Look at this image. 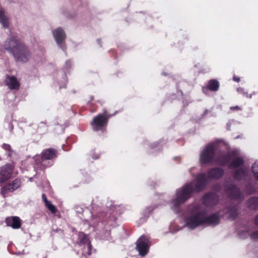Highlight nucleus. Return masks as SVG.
Masks as SVG:
<instances>
[{"instance_id": "7c9ffc66", "label": "nucleus", "mask_w": 258, "mask_h": 258, "mask_svg": "<svg viewBox=\"0 0 258 258\" xmlns=\"http://www.w3.org/2000/svg\"><path fill=\"white\" fill-rule=\"evenodd\" d=\"M42 199L43 202H44L45 205H46V204H48V203L49 202V201L47 200L46 196L45 194H43L42 195Z\"/></svg>"}, {"instance_id": "c9c22d12", "label": "nucleus", "mask_w": 258, "mask_h": 258, "mask_svg": "<svg viewBox=\"0 0 258 258\" xmlns=\"http://www.w3.org/2000/svg\"><path fill=\"white\" fill-rule=\"evenodd\" d=\"M207 112H208V110H206L204 112V114H206V113H207Z\"/></svg>"}, {"instance_id": "c756f323", "label": "nucleus", "mask_w": 258, "mask_h": 258, "mask_svg": "<svg viewBox=\"0 0 258 258\" xmlns=\"http://www.w3.org/2000/svg\"><path fill=\"white\" fill-rule=\"evenodd\" d=\"M230 109L231 111H240L241 110V108L238 106V105H236V106H231L230 107Z\"/></svg>"}, {"instance_id": "bb28decb", "label": "nucleus", "mask_w": 258, "mask_h": 258, "mask_svg": "<svg viewBox=\"0 0 258 258\" xmlns=\"http://www.w3.org/2000/svg\"><path fill=\"white\" fill-rule=\"evenodd\" d=\"M2 148L8 152V156H10L12 155L13 150H12L11 147L10 145L7 144H3Z\"/></svg>"}, {"instance_id": "0eeeda50", "label": "nucleus", "mask_w": 258, "mask_h": 258, "mask_svg": "<svg viewBox=\"0 0 258 258\" xmlns=\"http://www.w3.org/2000/svg\"><path fill=\"white\" fill-rule=\"evenodd\" d=\"M205 215L206 212L203 210L186 217L185 222L186 226L191 229H194L198 226L203 225V218Z\"/></svg>"}, {"instance_id": "b1692460", "label": "nucleus", "mask_w": 258, "mask_h": 258, "mask_svg": "<svg viewBox=\"0 0 258 258\" xmlns=\"http://www.w3.org/2000/svg\"><path fill=\"white\" fill-rule=\"evenodd\" d=\"M92 246L91 244V242H89L87 244L85 245L83 247V253L84 254H86L88 255L91 254V250H92Z\"/></svg>"}, {"instance_id": "412c9836", "label": "nucleus", "mask_w": 258, "mask_h": 258, "mask_svg": "<svg viewBox=\"0 0 258 258\" xmlns=\"http://www.w3.org/2000/svg\"><path fill=\"white\" fill-rule=\"evenodd\" d=\"M246 205L247 207L251 210H258V197L250 198L247 201Z\"/></svg>"}, {"instance_id": "aec40b11", "label": "nucleus", "mask_w": 258, "mask_h": 258, "mask_svg": "<svg viewBox=\"0 0 258 258\" xmlns=\"http://www.w3.org/2000/svg\"><path fill=\"white\" fill-rule=\"evenodd\" d=\"M229 218L231 220H235L238 216V210L236 206H229L227 207Z\"/></svg>"}, {"instance_id": "72a5a7b5", "label": "nucleus", "mask_w": 258, "mask_h": 258, "mask_svg": "<svg viewBox=\"0 0 258 258\" xmlns=\"http://www.w3.org/2000/svg\"><path fill=\"white\" fill-rule=\"evenodd\" d=\"M245 95L246 97H248L250 98L251 97V95H248L247 93H246Z\"/></svg>"}, {"instance_id": "f03ea898", "label": "nucleus", "mask_w": 258, "mask_h": 258, "mask_svg": "<svg viewBox=\"0 0 258 258\" xmlns=\"http://www.w3.org/2000/svg\"><path fill=\"white\" fill-rule=\"evenodd\" d=\"M4 48L12 54L17 61L26 62L31 55L29 48L17 36H12L8 38L5 42Z\"/></svg>"}, {"instance_id": "473e14b6", "label": "nucleus", "mask_w": 258, "mask_h": 258, "mask_svg": "<svg viewBox=\"0 0 258 258\" xmlns=\"http://www.w3.org/2000/svg\"><path fill=\"white\" fill-rule=\"evenodd\" d=\"M255 222V224L258 226V216L256 217Z\"/></svg>"}, {"instance_id": "6ab92c4d", "label": "nucleus", "mask_w": 258, "mask_h": 258, "mask_svg": "<svg viewBox=\"0 0 258 258\" xmlns=\"http://www.w3.org/2000/svg\"><path fill=\"white\" fill-rule=\"evenodd\" d=\"M220 87L219 82L216 79H211L208 81L207 88L211 91H217Z\"/></svg>"}, {"instance_id": "dca6fc26", "label": "nucleus", "mask_w": 258, "mask_h": 258, "mask_svg": "<svg viewBox=\"0 0 258 258\" xmlns=\"http://www.w3.org/2000/svg\"><path fill=\"white\" fill-rule=\"evenodd\" d=\"M5 222L7 226L11 227L13 229H19L21 226V220L17 216L7 217Z\"/></svg>"}, {"instance_id": "cd10ccee", "label": "nucleus", "mask_w": 258, "mask_h": 258, "mask_svg": "<svg viewBox=\"0 0 258 258\" xmlns=\"http://www.w3.org/2000/svg\"><path fill=\"white\" fill-rule=\"evenodd\" d=\"M252 171L254 174L255 179L258 180V165L254 164L252 166Z\"/></svg>"}, {"instance_id": "9b49d317", "label": "nucleus", "mask_w": 258, "mask_h": 258, "mask_svg": "<svg viewBox=\"0 0 258 258\" xmlns=\"http://www.w3.org/2000/svg\"><path fill=\"white\" fill-rule=\"evenodd\" d=\"M14 169V166L10 163L0 167V183L5 182L11 178Z\"/></svg>"}, {"instance_id": "f704fd0d", "label": "nucleus", "mask_w": 258, "mask_h": 258, "mask_svg": "<svg viewBox=\"0 0 258 258\" xmlns=\"http://www.w3.org/2000/svg\"><path fill=\"white\" fill-rule=\"evenodd\" d=\"M106 233H107L108 236H110V231H107Z\"/></svg>"}, {"instance_id": "f257e3e1", "label": "nucleus", "mask_w": 258, "mask_h": 258, "mask_svg": "<svg viewBox=\"0 0 258 258\" xmlns=\"http://www.w3.org/2000/svg\"><path fill=\"white\" fill-rule=\"evenodd\" d=\"M196 183L194 186L193 182H189L176 190V198L172 200L174 208L180 206L188 200L194 191L199 192L202 191L209 182V178L204 173L198 174L196 177Z\"/></svg>"}, {"instance_id": "39448f33", "label": "nucleus", "mask_w": 258, "mask_h": 258, "mask_svg": "<svg viewBox=\"0 0 258 258\" xmlns=\"http://www.w3.org/2000/svg\"><path fill=\"white\" fill-rule=\"evenodd\" d=\"M58 155V151L55 148H49L43 150L40 154L41 165L44 166V168L50 167Z\"/></svg>"}, {"instance_id": "6e6552de", "label": "nucleus", "mask_w": 258, "mask_h": 258, "mask_svg": "<svg viewBox=\"0 0 258 258\" xmlns=\"http://www.w3.org/2000/svg\"><path fill=\"white\" fill-rule=\"evenodd\" d=\"M150 245L149 238L145 235H142L136 242V249L141 256H144L148 253Z\"/></svg>"}, {"instance_id": "9d476101", "label": "nucleus", "mask_w": 258, "mask_h": 258, "mask_svg": "<svg viewBox=\"0 0 258 258\" xmlns=\"http://www.w3.org/2000/svg\"><path fill=\"white\" fill-rule=\"evenodd\" d=\"M225 191L229 197L233 199H241L243 196L240 188L235 184L228 183L225 185Z\"/></svg>"}, {"instance_id": "ddd939ff", "label": "nucleus", "mask_w": 258, "mask_h": 258, "mask_svg": "<svg viewBox=\"0 0 258 258\" xmlns=\"http://www.w3.org/2000/svg\"><path fill=\"white\" fill-rule=\"evenodd\" d=\"M53 35L57 45L63 49L66 38V35L63 30L61 28L58 27L53 31Z\"/></svg>"}, {"instance_id": "a211bd4d", "label": "nucleus", "mask_w": 258, "mask_h": 258, "mask_svg": "<svg viewBox=\"0 0 258 258\" xmlns=\"http://www.w3.org/2000/svg\"><path fill=\"white\" fill-rule=\"evenodd\" d=\"M247 174V170L245 168H239L234 171L233 176L235 180L240 181L246 177Z\"/></svg>"}, {"instance_id": "393cba45", "label": "nucleus", "mask_w": 258, "mask_h": 258, "mask_svg": "<svg viewBox=\"0 0 258 258\" xmlns=\"http://www.w3.org/2000/svg\"><path fill=\"white\" fill-rule=\"evenodd\" d=\"M47 130V125L45 122H41L38 125L37 127L38 132H45Z\"/></svg>"}, {"instance_id": "20e7f679", "label": "nucleus", "mask_w": 258, "mask_h": 258, "mask_svg": "<svg viewBox=\"0 0 258 258\" xmlns=\"http://www.w3.org/2000/svg\"><path fill=\"white\" fill-rule=\"evenodd\" d=\"M117 112V111H115L113 113H110L107 110H104L102 113L98 114L93 118L91 123L93 130L97 132L99 131L104 132L109 118L115 115Z\"/></svg>"}, {"instance_id": "2f4dec72", "label": "nucleus", "mask_w": 258, "mask_h": 258, "mask_svg": "<svg viewBox=\"0 0 258 258\" xmlns=\"http://www.w3.org/2000/svg\"><path fill=\"white\" fill-rule=\"evenodd\" d=\"M233 80L237 83L240 82V79L239 77L234 75L233 77Z\"/></svg>"}, {"instance_id": "2eb2a0df", "label": "nucleus", "mask_w": 258, "mask_h": 258, "mask_svg": "<svg viewBox=\"0 0 258 258\" xmlns=\"http://www.w3.org/2000/svg\"><path fill=\"white\" fill-rule=\"evenodd\" d=\"M203 225L216 226L220 223V218L219 213H214L209 216H206V214L205 216H203Z\"/></svg>"}, {"instance_id": "f8f14e48", "label": "nucleus", "mask_w": 258, "mask_h": 258, "mask_svg": "<svg viewBox=\"0 0 258 258\" xmlns=\"http://www.w3.org/2000/svg\"><path fill=\"white\" fill-rule=\"evenodd\" d=\"M219 201V196L212 192L206 194L202 198V203L207 207L215 206L218 204Z\"/></svg>"}, {"instance_id": "423d86ee", "label": "nucleus", "mask_w": 258, "mask_h": 258, "mask_svg": "<svg viewBox=\"0 0 258 258\" xmlns=\"http://www.w3.org/2000/svg\"><path fill=\"white\" fill-rule=\"evenodd\" d=\"M216 149L213 144H208L200 155V162L202 165L208 164L215 161Z\"/></svg>"}, {"instance_id": "a878e982", "label": "nucleus", "mask_w": 258, "mask_h": 258, "mask_svg": "<svg viewBox=\"0 0 258 258\" xmlns=\"http://www.w3.org/2000/svg\"><path fill=\"white\" fill-rule=\"evenodd\" d=\"M45 205L47 208L51 212V213L55 214L56 213L57 209L56 207L51 204L50 201Z\"/></svg>"}, {"instance_id": "4468645a", "label": "nucleus", "mask_w": 258, "mask_h": 258, "mask_svg": "<svg viewBox=\"0 0 258 258\" xmlns=\"http://www.w3.org/2000/svg\"><path fill=\"white\" fill-rule=\"evenodd\" d=\"M225 171L221 167H215L211 168L207 171L209 179L218 180L224 174Z\"/></svg>"}, {"instance_id": "c85d7f7f", "label": "nucleus", "mask_w": 258, "mask_h": 258, "mask_svg": "<svg viewBox=\"0 0 258 258\" xmlns=\"http://www.w3.org/2000/svg\"><path fill=\"white\" fill-rule=\"evenodd\" d=\"M251 238L254 241H258V230L254 231L251 234Z\"/></svg>"}, {"instance_id": "f3484780", "label": "nucleus", "mask_w": 258, "mask_h": 258, "mask_svg": "<svg viewBox=\"0 0 258 258\" xmlns=\"http://www.w3.org/2000/svg\"><path fill=\"white\" fill-rule=\"evenodd\" d=\"M6 84L11 90H18L20 88V83L15 76H7Z\"/></svg>"}, {"instance_id": "1a4fd4ad", "label": "nucleus", "mask_w": 258, "mask_h": 258, "mask_svg": "<svg viewBox=\"0 0 258 258\" xmlns=\"http://www.w3.org/2000/svg\"><path fill=\"white\" fill-rule=\"evenodd\" d=\"M22 185V181L20 178H16L12 181H10L1 189V194L3 197L5 198L10 192H13L15 190L20 188Z\"/></svg>"}, {"instance_id": "7ed1b4c3", "label": "nucleus", "mask_w": 258, "mask_h": 258, "mask_svg": "<svg viewBox=\"0 0 258 258\" xmlns=\"http://www.w3.org/2000/svg\"><path fill=\"white\" fill-rule=\"evenodd\" d=\"M215 162L220 166L228 165L230 169L239 168L244 163L243 158L236 149L221 153L216 157Z\"/></svg>"}, {"instance_id": "4be33fe9", "label": "nucleus", "mask_w": 258, "mask_h": 258, "mask_svg": "<svg viewBox=\"0 0 258 258\" xmlns=\"http://www.w3.org/2000/svg\"><path fill=\"white\" fill-rule=\"evenodd\" d=\"M0 23L3 25L5 28L9 27V20L5 15V11L4 10H0Z\"/></svg>"}, {"instance_id": "5701e85b", "label": "nucleus", "mask_w": 258, "mask_h": 258, "mask_svg": "<svg viewBox=\"0 0 258 258\" xmlns=\"http://www.w3.org/2000/svg\"><path fill=\"white\" fill-rule=\"evenodd\" d=\"M79 240L78 244L80 246L82 244H87L89 242H91L87 235L83 232L79 233Z\"/></svg>"}, {"instance_id": "e433bc0d", "label": "nucleus", "mask_w": 258, "mask_h": 258, "mask_svg": "<svg viewBox=\"0 0 258 258\" xmlns=\"http://www.w3.org/2000/svg\"><path fill=\"white\" fill-rule=\"evenodd\" d=\"M43 258H48V257H47L46 256H44V257H43Z\"/></svg>"}]
</instances>
